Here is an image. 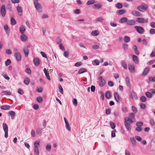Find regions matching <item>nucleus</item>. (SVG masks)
<instances>
[{"mask_svg": "<svg viewBox=\"0 0 155 155\" xmlns=\"http://www.w3.org/2000/svg\"><path fill=\"white\" fill-rule=\"evenodd\" d=\"M87 71V70L86 69L84 68H81L78 71V73L80 74Z\"/></svg>", "mask_w": 155, "mask_h": 155, "instance_id": "nucleus-25", "label": "nucleus"}, {"mask_svg": "<svg viewBox=\"0 0 155 155\" xmlns=\"http://www.w3.org/2000/svg\"><path fill=\"white\" fill-rule=\"evenodd\" d=\"M15 56L16 58H21L20 53L19 52H16L15 54Z\"/></svg>", "mask_w": 155, "mask_h": 155, "instance_id": "nucleus-32", "label": "nucleus"}, {"mask_svg": "<svg viewBox=\"0 0 155 155\" xmlns=\"http://www.w3.org/2000/svg\"><path fill=\"white\" fill-rule=\"evenodd\" d=\"M59 92L62 94L63 93V90L62 86L61 85H60L59 86Z\"/></svg>", "mask_w": 155, "mask_h": 155, "instance_id": "nucleus-47", "label": "nucleus"}, {"mask_svg": "<svg viewBox=\"0 0 155 155\" xmlns=\"http://www.w3.org/2000/svg\"><path fill=\"white\" fill-rule=\"evenodd\" d=\"M9 114L12 117H13L15 116V113L14 111H10L9 112Z\"/></svg>", "mask_w": 155, "mask_h": 155, "instance_id": "nucleus-42", "label": "nucleus"}, {"mask_svg": "<svg viewBox=\"0 0 155 155\" xmlns=\"http://www.w3.org/2000/svg\"><path fill=\"white\" fill-rule=\"evenodd\" d=\"M18 15L20 16L22 15V9L21 7L19 6L17 7Z\"/></svg>", "mask_w": 155, "mask_h": 155, "instance_id": "nucleus-10", "label": "nucleus"}, {"mask_svg": "<svg viewBox=\"0 0 155 155\" xmlns=\"http://www.w3.org/2000/svg\"><path fill=\"white\" fill-rule=\"evenodd\" d=\"M115 6L116 8L118 9L121 8L122 7V5L121 3H118L115 5Z\"/></svg>", "mask_w": 155, "mask_h": 155, "instance_id": "nucleus-34", "label": "nucleus"}, {"mask_svg": "<svg viewBox=\"0 0 155 155\" xmlns=\"http://www.w3.org/2000/svg\"><path fill=\"white\" fill-rule=\"evenodd\" d=\"M108 85L110 87H112L114 86V83L112 81H109L108 82Z\"/></svg>", "mask_w": 155, "mask_h": 155, "instance_id": "nucleus-61", "label": "nucleus"}, {"mask_svg": "<svg viewBox=\"0 0 155 155\" xmlns=\"http://www.w3.org/2000/svg\"><path fill=\"white\" fill-rule=\"evenodd\" d=\"M4 28L6 34H8L9 32L10 28L7 25H5L4 27Z\"/></svg>", "mask_w": 155, "mask_h": 155, "instance_id": "nucleus-27", "label": "nucleus"}, {"mask_svg": "<svg viewBox=\"0 0 155 155\" xmlns=\"http://www.w3.org/2000/svg\"><path fill=\"white\" fill-rule=\"evenodd\" d=\"M33 61L36 66H38L40 64V61L39 59H34Z\"/></svg>", "mask_w": 155, "mask_h": 155, "instance_id": "nucleus-18", "label": "nucleus"}, {"mask_svg": "<svg viewBox=\"0 0 155 155\" xmlns=\"http://www.w3.org/2000/svg\"><path fill=\"white\" fill-rule=\"evenodd\" d=\"M123 47L124 50H126L128 48V45L127 44L124 43L123 45Z\"/></svg>", "mask_w": 155, "mask_h": 155, "instance_id": "nucleus-60", "label": "nucleus"}, {"mask_svg": "<svg viewBox=\"0 0 155 155\" xmlns=\"http://www.w3.org/2000/svg\"><path fill=\"white\" fill-rule=\"evenodd\" d=\"M140 101L142 102H144L146 101V97L144 96H142L140 98Z\"/></svg>", "mask_w": 155, "mask_h": 155, "instance_id": "nucleus-39", "label": "nucleus"}, {"mask_svg": "<svg viewBox=\"0 0 155 155\" xmlns=\"http://www.w3.org/2000/svg\"><path fill=\"white\" fill-rule=\"evenodd\" d=\"M59 47L60 49L62 51H64L65 50L64 48L61 43L60 44Z\"/></svg>", "mask_w": 155, "mask_h": 155, "instance_id": "nucleus-54", "label": "nucleus"}, {"mask_svg": "<svg viewBox=\"0 0 155 155\" xmlns=\"http://www.w3.org/2000/svg\"><path fill=\"white\" fill-rule=\"evenodd\" d=\"M134 114L133 113H130L129 114V119L130 120H131V121H134L133 120L134 119Z\"/></svg>", "mask_w": 155, "mask_h": 155, "instance_id": "nucleus-17", "label": "nucleus"}, {"mask_svg": "<svg viewBox=\"0 0 155 155\" xmlns=\"http://www.w3.org/2000/svg\"><path fill=\"white\" fill-rule=\"evenodd\" d=\"M18 93L20 94H22L24 93V92L20 88H19L18 91Z\"/></svg>", "mask_w": 155, "mask_h": 155, "instance_id": "nucleus-58", "label": "nucleus"}, {"mask_svg": "<svg viewBox=\"0 0 155 155\" xmlns=\"http://www.w3.org/2000/svg\"><path fill=\"white\" fill-rule=\"evenodd\" d=\"M34 153L35 155H39L38 148H34Z\"/></svg>", "mask_w": 155, "mask_h": 155, "instance_id": "nucleus-46", "label": "nucleus"}, {"mask_svg": "<svg viewBox=\"0 0 155 155\" xmlns=\"http://www.w3.org/2000/svg\"><path fill=\"white\" fill-rule=\"evenodd\" d=\"M150 70V68H146L142 73V75L145 76L146 75L148 72Z\"/></svg>", "mask_w": 155, "mask_h": 155, "instance_id": "nucleus-19", "label": "nucleus"}, {"mask_svg": "<svg viewBox=\"0 0 155 155\" xmlns=\"http://www.w3.org/2000/svg\"><path fill=\"white\" fill-rule=\"evenodd\" d=\"M37 101L39 103H41L43 101L42 98L41 97H38L37 98Z\"/></svg>", "mask_w": 155, "mask_h": 155, "instance_id": "nucleus-35", "label": "nucleus"}, {"mask_svg": "<svg viewBox=\"0 0 155 155\" xmlns=\"http://www.w3.org/2000/svg\"><path fill=\"white\" fill-rule=\"evenodd\" d=\"M122 66L125 69H127V65L124 61H122L121 63Z\"/></svg>", "mask_w": 155, "mask_h": 155, "instance_id": "nucleus-49", "label": "nucleus"}, {"mask_svg": "<svg viewBox=\"0 0 155 155\" xmlns=\"http://www.w3.org/2000/svg\"><path fill=\"white\" fill-rule=\"evenodd\" d=\"M30 82V80L28 78H26L24 81L25 84L26 85L28 84H29Z\"/></svg>", "mask_w": 155, "mask_h": 155, "instance_id": "nucleus-40", "label": "nucleus"}, {"mask_svg": "<svg viewBox=\"0 0 155 155\" xmlns=\"http://www.w3.org/2000/svg\"><path fill=\"white\" fill-rule=\"evenodd\" d=\"M150 32L151 34H155V29L153 28L151 29L150 30Z\"/></svg>", "mask_w": 155, "mask_h": 155, "instance_id": "nucleus-57", "label": "nucleus"}, {"mask_svg": "<svg viewBox=\"0 0 155 155\" xmlns=\"http://www.w3.org/2000/svg\"><path fill=\"white\" fill-rule=\"evenodd\" d=\"M116 131V130L115 129H114V130L112 131L111 133V136L112 137H115V132Z\"/></svg>", "mask_w": 155, "mask_h": 155, "instance_id": "nucleus-52", "label": "nucleus"}, {"mask_svg": "<svg viewBox=\"0 0 155 155\" xmlns=\"http://www.w3.org/2000/svg\"><path fill=\"white\" fill-rule=\"evenodd\" d=\"M23 51L25 54V57H27L28 55L29 51L27 48H25L23 49Z\"/></svg>", "mask_w": 155, "mask_h": 155, "instance_id": "nucleus-15", "label": "nucleus"}, {"mask_svg": "<svg viewBox=\"0 0 155 155\" xmlns=\"http://www.w3.org/2000/svg\"><path fill=\"white\" fill-rule=\"evenodd\" d=\"M130 97L132 99L137 98V95L136 94L134 91L131 92L130 95Z\"/></svg>", "mask_w": 155, "mask_h": 155, "instance_id": "nucleus-12", "label": "nucleus"}, {"mask_svg": "<svg viewBox=\"0 0 155 155\" xmlns=\"http://www.w3.org/2000/svg\"><path fill=\"white\" fill-rule=\"evenodd\" d=\"M126 12V11L124 9L120 10L118 11V14L119 15H121L124 13Z\"/></svg>", "mask_w": 155, "mask_h": 155, "instance_id": "nucleus-38", "label": "nucleus"}, {"mask_svg": "<svg viewBox=\"0 0 155 155\" xmlns=\"http://www.w3.org/2000/svg\"><path fill=\"white\" fill-rule=\"evenodd\" d=\"M105 84V80L104 79L100 81L99 85L101 87H103Z\"/></svg>", "mask_w": 155, "mask_h": 155, "instance_id": "nucleus-28", "label": "nucleus"}, {"mask_svg": "<svg viewBox=\"0 0 155 155\" xmlns=\"http://www.w3.org/2000/svg\"><path fill=\"white\" fill-rule=\"evenodd\" d=\"M127 24L128 25H133L136 24V21L133 20H128Z\"/></svg>", "mask_w": 155, "mask_h": 155, "instance_id": "nucleus-7", "label": "nucleus"}, {"mask_svg": "<svg viewBox=\"0 0 155 155\" xmlns=\"http://www.w3.org/2000/svg\"><path fill=\"white\" fill-rule=\"evenodd\" d=\"M143 123L141 122H138L136 123V126L137 127H141L143 125Z\"/></svg>", "mask_w": 155, "mask_h": 155, "instance_id": "nucleus-53", "label": "nucleus"}, {"mask_svg": "<svg viewBox=\"0 0 155 155\" xmlns=\"http://www.w3.org/2000/svg\"><path fill=\"white\" fill-rule=\"evenodd\" d=\"M99 34V31H93L91 34L93 36H96L98 35Z\"/></svg>", "mask_w": 155, "mask_h": 155, "instance_id": "nucleus-29", "label": "nucleus"}, {"mask_svg": "<svg viewBox=\"0 0 155 155\" xmlns=\"http://www.w3.org/2000/svg\"><path fill=\"white\" fill-rule=\"evenodd\" d=\"M148 8V7L147 5L144 4L143 5H142L138 6L137 7V9L140 12H143L147 10Z\"/></svg>", "mask_w": 155, "mask_h": 155, "instance_id": "nucleus-2", "label": "nucleus"}, {"mask_svg": "<svg viewBox=\"0 0 155 155\" xmlns=\"http://www.w3.org/2000/svg\"><path fill=\"white\" fill-rule=\"evenodd\" d=\"M3 128L4 131H8V127L6 123H3Z\"/></svg>", "mask_w": 155, "mask_h": 155, "instance_id": "nucleus-26", "label": "nucleus"}, {"mask_svg": "<svg viewBox=\"0 0 155 155\" xmlns=\"http://www.w3.org/2000/svg\"><path fill=\"white\" fill-rule=\"evenodd\" d=\"M25 29L24 26L23 25H21L20 27L19 31L20 32L21 34H23L25 32Z\"/></svg>", "mask_w": 155, "mask_h": 155, "instance_id": "nucleus-16", "label": "nucleus"}, {"mask_svg": "<svg viewBox=\"0 0 155 155\" xmlns=\"http://www.w3.org/2000/svg\"><path fill=\"white\" fill-rule=\"evenodd\" d=\"M46 148L48 151H50L51 149V146L50 144H47L46 147Z\"/></svg>", "mask_w": 155, "mask_h": 155, "instance_id": "nucleus-45", "label": "nucleus"}, {"mask_svg": "<svg viewBox=\"0 0 155 155\" xmlns=\"http://www.w3.org/2000/svg\"><path fill=\"white\" fill-rule=\"evenodd\" d=\"M73 104L75 106H77V101L76 99H74L73 100Z\"/></svg>", "mask_w": 155, "mask_h": 155, "instance_id": "nucleus-59", "label": "nucleus"}, {"mask_svg": "<svg viewBox=\"0 0 155 155\" xmlns=\"http://www.w3.org/2000/svg\"><path fill=\"white\" fill-rule=\"evenodd\" d=\"M10 107V106L7 105H4L1 107V108L3 110H6L9 109Z\"/></svg>", "mask_w": 155, "mask_h": 155, "instance_id": "nucleus-21", "label": "nucleus"}, {"mask_svg": "<svg viewBox=\"0 0 155 155\" xmlns=\"http://www.w3.org/2000/svg\"><path fill=\"white\" fill-rule=\"evenodd\" d=\"M95 3L94 0H89L87 2V4L88 5H92Z\"/></svg>", "mask_w": 155, "mask_h": 155, "instance_id": "nucleus-31", "label": "nucleus"}, {"mask_svg": "<svg viewBox=\"0 0 155 155\" xmlns=\"http://www.w3.org/2000/svg\"><path fill=\"white\" fill-rule=\"evenodd\" d=\"M126 82L127 85V86L130 87V83L129 81V78L128 77H127L126 78Z\"/></svg>", "mask_w": 155, "mask_h": 155, "instance_id": "nucleus-41", "label": "nucleus"}, {"mask_svg": "<svg viewBox=\"0 0 155 155\" xmlns=\"http://www.w3.org/2000/svg\"><path fill=\"white\" fill-rule=\"evenodd\" d=\"M134 122L130 120L128 117L125 118L124 125L128 132H130L131 129V126L129 123L132 124Z\"/></svg>", "mask_w": 155, "mask_h": 155, "instance_id": "nucleus-1", "label": "nucleus"}, {"mask_svg": "<svg viewBox=\"0 0 155 155\" xmlns=\"http://www.w3.org/2000/svg\"><path fill=\"white\" fill-rule=\"evenodd\" d=\"M11 61L10 59H8L7 61H5L6 65H8L11 63Z\"/></svg>", "mask_w": 155, "mask_h": 155, "instance_id": "nucleus-56", "label": "nucleus"}, {"mask_svg": "<svg viewBox=\"0 0 155 155\" xmlns=\"http://www.w3.org/2000/svg\"><path fill=\"white\" fill-rule=\"evenodd\" d=\"M134 28L139 33L142 34L144 32V29L141 27L135 26Z\"/></svg>", "mask_w": 155, "mask_h": 155, "instance_id": "nucleus-5", "label": "nucleus"}, {"mask_svg": "<svg viewBox=\"0 0 155 155\" xmlns=\"http://www.w3.org/2000/svg\"><path fill=\"white\" fill-rule=\"evenodd\" d=\"M149 79L150 81L155 82V77L152 78L151 77H149Z\"/></svg>", "mask_w": 155, "mask_h": 155, "instance_id": "nucleus-64", "label": "nucleus"}, {"mask_svg": "<svg viewBox=\"0 0 155 155\" xmlns=\"http://www.w3.org/2000/svg\"><path fill=\"white\" fill-rule=\"evenodd\" d=\"M11 23L12 25H15L16 23V21L13 18H11Z\"/></svg>", "mask_w": 155, "mask_h": 155, "instance_id": "nucleus-43", "label": "nucleus"}, {"mask_svg": "<svg viewBox=\"0 0 155 155\" xmlns=\"http://www.w3.org/2000/svg\"><path fill=\"white\" fill-rule=\"evenodd\" d=\"M40 141H37L34 143V148H38L40 147Z\"/></svg>", "mask_w": 155, "mask_h": 155, "instance_id": "nucleus-20", "label": "nucleus"}, {"mask_svg": "<svg viewBox=\"0 0 155 155\" xmlns=\"http://www.w3.org/2000/svg\"><path fill=\"white\" fill-rule=\"evenodd\" d=\"M36 133L38 134H41L42 133V129L40 127H38L36 131Z\"/></svg>", "mask_w": 155, "mask_h": 155, "instance_id": "nucleus-30", "label": "nucleus"}, {"mask_svg": "<svg viewBox=\"0 0 155 155\" xmlns=\"http://www.w3.org/2000/svg\"><path fill=\"white\" fill-rule=\"evenodd\" d=\"M41 54L43 57L45 58H47V55L45 53L43 52H41Z\"/></svg>", "mask_w": 155, "mask_h": 155, "instance_id": "nucleus-62", "label": "nucleus"}, {"mask_svg": "<svg viewBox=\"0 0 155 155\" xmlns=\"http://www.w3.org/2000/svg\"><path fill=\"white\" fill-rule=\"evenodd\" d=\"M2 92L3 93H4L5 94L8 95H11V93L9 91H2Z\"/></svg>", "mask_w": 155, "mask_h": 155, "instance_id": "nucleus-33", "label": "nucleus"}, {"mask_svg": "<svg viewBox=\"0 0 155 155\" xmlns=\"http://www.w3.org/2000/svg\"><path fill=\"white\" fill-rule=\"evenodd\" d=\"M145 94L146 96L149 98H150L152 96V94L149 92H146Z\"/></svg>", "mask_w": 155, "mask_h": 155, "instance_id": "nucleus-36", "label": "nucleus"}, {"mask_svg": "<svg viewBox=\"0 0 155 155\" xmlns=\"http://www.w3.org/2000/svg\"><path fill=\"white\" fill-rule=\"evenodd\" d=\"M150 123L152 126H153L155 124V123L153 119H151L150 120Z\"/></svg>", "mask_w": 155, "mask_h": 155, "instance_id": "nucleus-50", "label": "nucleus"}, {"mask_svg": "<svg viewBox=\"0 0 155 155\" xmlns=\"http://www.w3.org/2000/svg\"><path fill=\"white\" fill-rule=\"evenodd\" d=\"M33 108L35 110H37L39 108V106L36 104H34L33 105Z\"/></svg>", "mask_w": 155, "mask_h": 155, "instance_id": "nucleus-55", "label": "nucleus"}, {"mask_svg": "<svg viewBox=\"0 0 155 155\" xmlns=\"http://www.w3.org/2000/svg\"><path fill=\"white\" fill-rule=\"evenodd\" d=\"M130 41V38L127 36H126L124 38V41L125 43H127Z\"/></svg>", "mask_w": 155, "mask_h": 155, "instance_id": "nucleus-37", "label": "nucleus"}, {"mask_svg": "<svg viewBox=\"0 0 155 155\" xmlns=\"http://www.w3.org/2000/svg\"><path fill=\"white\" fill-rule=\"evenodd\" d=\"M82 64V63L81 62H77L75 64V66L76 67H79Z\"/></svg>", "mask_w": 155, "mask_h": 155, "instance_id": "nucleus-51", "label": "nucleus"}, {"mask_svg": "<svg viewBox=\"0 0 155 155\" xmlns=\"http://www.w3.org/2000/svg\"><path fill=\"white\" fill-rule=\"evenodd\" d=\"M21 38L22 41H25L28 39V37L26 35L23 34L21 35Z\"/></svg>", "mask_w": 155, "mask_h": 155, "instance_id": "nucleus-11", "label": "nucleus"}, {"mask_svg": "<svg viewBox=\"0 0 155 155\" xmlns=\"http://www.w3.org/2000/svg\"><path fill=\"white\" fill-rule=\"evenodd\" d=\"M38 1L36 0L35 1H34V4L36 9L38 11H39L40 9L42 8V7L40 4L38 3Z\"/></svg>", "mask_w": 155, "mask_h": 155, "instance_id": "nucleus-4", "label": "nucleus"}, {"mask_svg": "<svg viewBox=\"0 0 155 155\" xmlns=\"http://www.w3.org/2000/svg\"><path fill=\"white\" fill-rule=\"evenodd\" d=\"M132 15L137 16H140L141 15V14L139 12L134 11L132 12Z\"/></svg>", "mask_w": 155, "mask_h": 155, "instance_id": "nucleus-14", "label": "nucleus"}, {"mask_svg": "<svg viewBox=\"0 0 155 155\" xmlns=\"http://www.w3.org/2000/svg\"><path fill=\"white\" fill-rule=\"evenodd\" d=\"M127 18L123 17L120 19V22L122 23H124L126 22H127Z\"/></svg>", "mask_w": 155, "mask_h": 155, "instance_id": "nucleus-24", "label": "nucleus"}, {"mask_svg": "<svg viewBox=\"0 0 155 155\" xmlns=\"http://www.w3.org/2000/svg\"><path fill=\"white\" fill-rule=\"evenodd\" d=\"M25 72L28 74H31V71L30 68H27L25 70Z\"/></svg>", "mask_w": 155, "mask_h": 155, "instance_id": "nucleus-44", "label": "nucleus"}, {"mask_svg": "<svg viewBox=\"0 0 155 155\" xmlns=\"http://www.w3.org/2000/svg\"><path fill=\"white\" fill-rule=\"evenodd\" d=\"M0 13L3 17H4L5 16L6 14L5 11V6L4 5H2L1 8Z\"/></svg>", "mask_w": 155, "mask_h": 155, "instance_id": "nucleus-3", "label": "nucleus"}, {"mask_svg": "<svg viewBox=\"0 0 155 155\" xmlns=\"http://www.w3.org/2000/svg\"><path fill=\"white\" fill-rule=\"evenodd\" d=\"M64 120L65 123L66 125V128L68 130L70 131L71 130V127L70 126L68 122V120H67L65 118H64Z\"/></svg>", "mask_w": 155, "mask_h": 155, "instance_id": "nucleus-8", "label": "nucleus"}, {"mask_svg": "<svg viewBox=\"0 0 155 155\" xmlns=\"http://www.w3.org/2000/svg\"><path fill=\"white\" fill-rule=\"evenodd\" d=\"M132 109L133 112L134 113H136L137 111V108L134 106H132Z\"/></svg>", "mask_w": 155, "mask_h": 155, "instance_id": "nucleus-48", "label": "nucleus"}, {"mask_svg": "<svg viewBox=\"0 0 155 155\" xmlns=\"http://www.w3.org/2000/svg\"><path fill=\"white\" fill-rule=\"evenodd\" d=\"M114 98L117 101L120 102V98L117 92H115L114 94Z\"/></svg>", "mask_w": 155, "mask_h": 155, "instance_id": "nucleus-9", "label": "nucleus"}, {"mask_svg": "<svg viewBox=\"0 0 155 155\" xmlns=\"http://www.w3.org/2000/svg\"><path fill=\"white\" fill-rule=\"evenodd\" d=\"M130 139L132 144L134 146H135L136 144V140L135 138L134 137H131Z\"/></svg>", "mask_w": 155, "mask_h": 155, "instance_id": "nucleus-23", "label": "nucleus"}, {"mask_svg": "<svg viewBox=\"0 0 155 155\" xmlns=\"http://www.w3.org/2000/svg\"><path fill=\"white\" fill-rule=\"evenodd\" d=\"M105 96L107 99H110L111 97V95L109 91H107L105 94Z\"/></svg>", "mask_w": 155, "mask_h": 155, "instance_id": "nucleus-22", "label": "nucleus"}, {"mask_svg": "<svg viewBox=\"0 0 155 155\" xmlns=\"http://www.w3.org/2000/svg\"><path fill=\"white\" fill-rule=\"evenodd\" d=\"M110 126L113 129H114L115 128V125L114 123L113 122H110Z\"/></svg>", "mask_w": 155, "mask_h": 155, "instance_id": "nucleus-63", "label": "nucleus"}, {"mask_svg": "<svg viewBox=\"0 0 155 155\" xmlns=\"http://www.w3.org/2000/svg\"><path fill=\"white\" fill-rule=\"evenodd\" d=\"M136 21L140 23H143L145 22V19L143 18H137L136 19Z\"/></svg>", "mask_w": 155, "mask_h": 155, "instance_id": "nucleus-13", "label": "nucleus"}, {"mask_svg": "<svg viewBox=\"0 0 155 155\" xmlns=\"http://www.w3.org/2000/svg\"><path fill=\"white\" fill-rule=\"evenodd\" d=\"M128 68L129 71L131 72H134L135 71L134 66L133 64L131 63H129L128 64Z\"/></svg>", "mask_w": 155, "mask_h": 155, "instance_id": "nucleus-6", "label": "nucleus"}]
</instances>
